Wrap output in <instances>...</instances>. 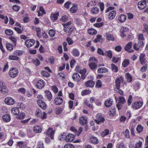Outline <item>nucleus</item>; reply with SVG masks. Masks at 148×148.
Here are the masks:
<instances>
[{"instance_id": "nucleus-13", "label": "nucleus", "mask_w": 148, "mask_h": 148, "mask_svg": "<svg viewBox=\"0 0 148 148\" xmlns=\"http://www.w3.org/2000/svg\"><path fill=\"white\" fill-rule=\"evenodd\" d=\"M145 55L143 53L140 54L139 56V61L141 64L144 65L145 64L146 61Z\"/></svg>"}, {"instance_id": "nucleus-39", "label": "nucleus", "mask_w": 148, "mask_h": 148, "mask_svg": "<svg viewBox=\"0 0 148 148\" xmlns=\"http://www.w3.org/2000/svg\"><path fill=\"white\" fill-rule=\"evenodd\" d=\"M99 9L97 7H93L91 10L92 13L94 14H97L99 12Z\"/></svg>"}, {"instance_id": "nucleus-31", "label": "nucleus", "mask_w": 148, "mask_h": 148, "mask_svg": "<svg viewBox=\"0 0 148 148\" xmlns=\"http://www.w3.org/2000/svg\"><path fill=\"white\" fill-rule=\"evenodd\" d=\"M33 130L36 133H38L41 131L42 128L40 126H36L34 127Z\"/></svg>"}, {"instance_id": "nucleus-49", "label": "nucleus", "mask_w": 148, "mask_h": 148, "mask_svg": "<svg viewBox=\"0 0 148 148\" xmlns=\"http://www.w3.org/2000/svg\"><path fill=\"white\" fill-rule=\"evenodd\" d=\"M36 114L37 116L39 117L42 116V114L40 109H37L36 111Z\"/></svg>"}, {"instance_id": "nucleus-34", "label": "nucleus", "mask_w": 148, "mask_h": 148, "mask_svg": "<svg viewBox=\"0 0 148 148\" xmlns=\"http://www.w3.org/2000/svg\"><path fill=\"white\" fill-rule=\"evenodd\" d=\"M108 70L105 68H99L98 69L97 71L99 73H105L106 72H108Z\"/></svg>"}, {"instance_id": "nucleus-16", "label": "nucleus", "mask_w": 148, "mask_h": 148, "mask_svg": "<svg viewBox=\"0 0 148 148\" xmlns=\"http://www.w3.org/2000/svg\"><path fill=\"white\" fill-rule=\"evenodd\" d=\"M113 103V100L111 99H108L105 102V106L106 107H110Z\"/></svg>"}, {"instance_id": "nucleus-8", "label": "nucleus", "mask_w": 148, "mask_h": 148, "mask_svg": "<svg viewBox=\"0 0 148 148\" xmlns=\"http://www.w3.org/2000/svg\"><path fill=\"white\" fill-rule=\"evenodd\" d=\"M55 131L53 130L52 128H49L46 132V134L48 136H50L51 138L53 139V135L55 133Z\"/></svg>"}, {"instance_id": "nucleus-23", "label": "nucleus", "mask_w": 148, "mask_h": 148, "mask_svg": "<svg viewBox=\"0 0 148 148\" xmlns=\"http://www.w3.org/2000/svg\"><path fill=\"white\" fill-rule=\"evenodd\" d=\"M103 40L102 38V36L99 34L97 35V37L95 38L94 40V42H97L98 41H100L101 43L103 42Z\"/></svg>"}, {"instance_id": "nucleus-3", "label": "nucleus", "mask_w": 148, "mask_h": 148, "mask_svg": "<svg viewBox=\"0 0 148 148\" xmlns=\"http://www.w3.org/2000/svg\"><path fill=\"white\" fill-rule=\"evenodd\" d=\"M143 102L139 101L132 103V107L135 109H138L141 107L143 105Z\"/></svg>"}, {"instance_id": "nucleus-52", "label": "nucleus", "mask_w": 148, "mask_h": 148, "mask_svg": "<svg viewBox=\"0 0 148 148\" xmlns=\"http://www.w3.org/2000/svg\"><path fill=\"white\" fill-rule=\"evenodd\" d=\"M22 52L21 51L17 50L14 52V54L16 56H19L22 55Z\"/></svg>"}, {"instance_id": "nucleus-47", "label": "nucleus", "mask_w": 148, "mask_h": 148, "mask_svg": "<svg viewBox=\"0 0 148 148\" xmlns=\"http://www.w3.org/2000/svg\"><path fill=\"white\" fill-rule=\"evenodd\" d=\"M9 59L12 60H19V58L15 55H10L9 56Z\"/></svg>"}, {"instance_id": "nucleus-20", "label": "nucleus", "mask_w": 148, "mask_h": 148, "mask_svg": "<svg viewBox=\"0 0 148 148\" xmlns=\"http://www.w3.org/2000/svg\"><path fill=\"white\" fill-rule=\"evenodd\" d=\"M95 82L91 80H89L85 83V86L87 87H92L95 85Z\"/></svg>"}, {"instance_id": "nucleus-53", "label": "nucleus", "mask_w": 148, "mask_h": 148, "mask_svg": "<svg viewBox=\"0 0 148 148\" xmlns=\"http://www.w3.org/2000/svg\"><path fill=\"white\" fill-rule=\"evenodd\" d=\"M12 8L14 10L18 12L19 10L20 7L17 5H15L12 6Z\"/></svg>"}, {"instance_id": "nucleus-28", "label": "nucleus", "mask_w": 148, "mask_h": 148, "mask_svg": "<svg viewBox=\"0 0 148 148\" xmlns=\"http://www.w3.org/2000/svg\"><path fill=\"white\" fill-rule=\"evenodd\" d=\"M126 18L127 17L124 14H121L119 17L118 20L119 22L122 23L125 21Z\"/></svg>"}, {"instance_id": "nucleus-38", "label": "nucleus", "mask_w": 148, "mask_h": 148, "mask_svg": "<svg viewBox=\"0 0 148 148\" xmlns=\"http://www.w3.org/2000/svg\"><path fill=\"white\" fill-rule=\"evenodd\" d=\"M13 47V46L10 43H7L6 44V48L8 50H12Z\"/></svg>"}, {"instance_id": "nucleus-46", "label": "nucleus", "mask_w": 148, "mask_h": 148, "mask_svg": "<svg viewBox=\"0 0 148 148\" xmlns=\"http://www.w3.org/2000/svg\"><path fill=\"white\" fill-rule=\"evenodd\" d=\"M36 33L37 36L39 38H40L41 37V36L40 35L41 31L39 27H36L35 29Z\"/></svg>"}, {"instance_id": "nucleus-36", "label": "nucleus", "mask_w": 148, "mask_h": 148, "mask_svg": "<svg viewBox=\"0 0 148 148\" xmlns=\"http://www.w3.org/2000/svg\"><path fill=\"white\" fill-rule=\"evenodd\" d=\"M143 127L140 124L137 125L136 130L138 133H141L143 131Z\"/></svg>"}, {"instance_id": "nucleus-11", "label": "nucleus", "mask_w": 148, "mask_h": 148, "mask_svg": "<svg viewBox=\"0 0 148 148\" xmlns=\"http://www.w3.org/2000/svg\"><path fill=\"white\" fill-rule=\"evenodd\" d=\"M79 123L81 125H86L87 123V118L85 116L80 117L79 118Z\"/></svg>"}, {"instance_id": "nucleus-14", "label": "nucleus", "mask_w": 148, "mask_h": 148, "mask_svg": "<svg viewBox=\"0 0 148 148\" xmlns=\"http://www.w3.org/2000/svg\"><path fill=\"white\" fill-rule=\"evenodd\" d=\"M75 139V136L71 134H68L65 138V140L67 142H71Z\"/></svg>"}, {"instance_id": "nucleus-48", "label": "nucleus", "mask_w": 148, "mask_h": 148, "mask_svg": "<svg viewBox=\"0 0 148 148\" xmlns=\"http://www.w3.org/2000/svg\"><path fill=\"white\" fill-rule=\"evenodd\" d=\"M5 34L8 35H11L13 34V32L12 30L10 29L5 30Z\"/></svg>"}, {"instance_id": "nucleus-33", "label": "nucleus", "mask_w": 148, "mask_h": 148, "mask_svg": "<svg viewBox=\"0 0 148 148\" xmlns=\"http://www.w3.org/2000/svg\"><path fill=\"white\" fill-rule=\"evenodd\" d=\"M104 55L106 56H108L109 57L110 59H111L112 57V51L111 50L106 51L104 53Z\"/></svg>"}, {"instance_id": "nucleus-59", "label": "nucleus", "mask_w": 148, "mask_h": 148, "mask_svg": "<svg viewBox=\"0 0 148 148\" xmlns=\"http://www.w3.org/2000/svg\"><path fill=\"white\" fill-rule=\"evenodd\" d=\"M140 48V45H138V44L135 43L133 45V48L136 50L138 51Z\"/></svg>"}, {"instance_id": "nucleus-61", "label": "nucleus", "mask_w": 148, "mask_h": 148, "mask_svg": "<svg viewBox=\"0 0 148 148\" xmlns=\"http://www.w3.org/2000/svg\"><path fill=\"white\" fill-rule=\"evenodd\" d=\"M9 39L11 40L13 43H14V45H16V42L17 41V39L14 36H11L10 37Z\"/></svg>"}, {"instance_id": "nucleus-9", "label": "nucleus", "mask_w": 148, "mask_h": 148, "mask_svg": "<svg viewBox=\"0 0 148 148\" xmlns=\"http://www.w3.org/2000/svg\"><path fill=\"white\" fill-rule=\"evenodd\" d=\"M37 103L39 106L43 109H45L47 107L44 101L41 100H38Z\"/></svg>"}, {"instance_id": "nucleus-2", "label": "nucleus", "mask_w": 148, "mask_h": 148, "mask_svg": "<svg viewBox=\"0 0 148 148\" xmlns=\"http://www.w3.org/2000/svg\"><path fill=\"white\" fill-rule=\"evenodd\" d=\"M0 92L5 94L8 92V90L4 82L0 81Z\"/></svg>"}, {"instance_id": "nucleus-25", "label": "nucleus", "mask_w": 148, "mask_h": 148, "mask_svg": "<svg viewBox=\"0 0 148 148\" xmlns=\"http://www.w3.org/2000/svg\"><path fill=\"white\" fill-rule=\"evenodd\" d=\"M46 94L45 96L49 101H50L52 98V95L50 92L49 90L45 91Z\"/></svg>"}, {"instance_id": "nucleus-17", "label": "nucleus", "mask_w": 148, "mask_h": 148, "mask_svg": "<svg viewBox=\"0 0 148 148\" xmlns=\"http://www.w3.org/2000/svg\"><path fill=\"white\" fill-rule=\"evenodd\" d=\"M138 7L141 10L143 9L146 7L147 5L143 0L139 2L138 4Z\"/></svg>"}, {"instance_id": "nucleus-57", "label": "nucleus", "mask_w": 148, "mask_h": 148, "mask_svg": "<svg viewBox=\"0 0 148 148\" xmlns=\"http://www.w3.org/2000/svg\"><path fill=\"white\" fill-rule=\"evenodd\" d=\"M142 144V142L139 141L138 142L135 144L134 148H141Z\"/></svg>"}, {"instance_id": "nucleus-12", "label": "nucleus", "mask_w": 148, "mask_h": 148, "mask_svg": "<svg viewBox=\"0 0 148 148\" xmlns=\"http://www.w3.org/2000/svg\"><path fill=\"white\" fill-rule=\"evenodd\" d=\"M132 42H128L125 47V51H127L129 53H132L134 51L133 50L131 49L130 50L132 47Z\"/></svg>"}, {"instance_id": "nucleus-4", "label": "nucleus", "mask_w": 148, "mask_h": 148, "mask_svg": "<svg viewBox=\"0 0 148 148\" xmlns=\"http://www.w3.org/2000/svg\"><path fill=\"white\" fill-rule=\"evenodd\" d=\"M123 78L121 77H120L117 78L115 80L116 88H120V84L121 83H123Z\"/></svg>"}, {"instance_id": "nucleus-27", "label": "nucleus", "mask_w": 148, "mask_h": 148, "mask_svg": "<svg viewBox=\"0 0 148 148\" xmlns=\"http://www.w3.org/2000/svg\"><path fill=\"white\" fill-rule=\"evenodd\" d=\"M59 12H57L56 14H51V15L50 17L51 19L53 21L56 20L58 18V16H59Z\"/></svg>"}, {"instance_id": "nucleus-44", "label": "nucleus", "mask_w": 148, "mask_h": 148, "mask_svg": "<svg viewBox=\"0 0 148 148\" xmlns=\"http://www.w3.org/2000/svg\"><path fill=\"white\" fill-rule=\"evenodd\" d=\"M130 61L128 60H125L123 62L122 66L123 67H125L127 66L129 64Z\"/></svg>"}, {"instance_id": "nucleus-18", "label": "nucleus", "mask_w": 148, "mask_h": 148, "mask_svg": "<svg viewBox=\"0 0 148 148\" xmlns=\"http://www.w3.org/2000/svg\"><path fill=\"white\" fill-rule=\"evenodd\" d=\"M2 118L3 121L5 122H9L11 119L10 115L8 114H5L3 115L2 116Z\"/></svg>"}, {"instance_id": "nucleus-6", "label": "nucleus", "mask_w": 148, "mask_h": 148, "mask_svg": "<svg viewBox=\"0 0 148 148\" xmlns=\"http://www.w3.org/2000/svg\"><path fill=\"white\" fill-rule=\"evenodd\" d=\"M45 84V82L42 80H39L36 84V86L38 88L41 89L43 88Z\"/></svg>"}, {"instance_id": "nucleus-22", "label": "nucleus", "mask_w": 148, "mask_h": 148, "mask_svg": "<svg viewBox=\"0 0 148 148\" xmlns=\"http://www.w3.org/2000/svg\"><path fill=\"white\" fill-rule=\"evenodd\" d=\"M73 29L72 26L64 27V30L66 33H71L73 30Z\"/></svg>"}, {"instance_id": "nucleus-51", "label": "nucleus", "mask_w": 148, "mask_h": 148, "mask_svg": "<svg viewBox=\"0 0 148 148\" xmlns=\"http://www.w3.org/2000/svg\"><path fill=\"white\" fill-rule=\"evenodd\" d=\"M91 92V91L89 90H85L82 92V95H84L89 94Z\"/></svg>"}, {"instance_id": "nucleus-19", "label": "nucleus", "mask_w": 148, "mask_h": 148, "mask_svg": "<svg viewBox=\"0 0 148 148\" xmlns=\"http://www.w3.org/2000/svg\"><path fill=\"white\" fill-rule=\"evenodd\" d=\"M116 14V12L115 10H112L110 11L108 15L109 18L112 20L114 18Z\"/></svg>"}, {"instance_id": "nucleus-40", "label": "nucleus", "mask_w": 148, "mask_h": 148, "mask_svg": "<svg viewBox=\"0 0 148 148\" xmlns=\"http://www.w3.org/2000/svg\"><path fill=\"white\" fill-rule=\"evenodd\" d=\"M111 68L112 71L113 72H117L118 71V68L114 64H111Z\"/></svg>"}, {"instance_id": "nucleus-29", "label": "nucleus", "mask_w": 148, "mask_h": 148, "mask_svg": "<svg viewBox=\"0 0 148 148\" xmlns=\"http://www.w3.org/2000/svg\"><path fill=\"white\" fill-rule=\"evenodd\" d=\"M73 55L75 57H78L79 55V51L77 49H74L72 51Z\"/></svg>"}, {"instance_id": "nucleus-24", "label": "nucleus", "mask_w": 148, "mask_h": 148, "mask_svg": "<svg viewBox=\"0 0 148 148\" xmlns=\"http://www.w3.org/2000/svg\"><path fill=\"white\" fill-rule=\"evenodd\" d=\"M90 68L92 70L96 69L97 67V65L96 63L91 62L88 64Z\"/></svg>"}, {"instance_id": "nucleus-45", "label": "nucleus", "mask_w": 148, "mask_h": 148, "mask_svg": "<svg viewBox=\"0 0 148 148\" xmlns=\"http://www.w3.org/2000/svg\"><path fill=\"white\" fill-rule=\"evenodd\" d=\"M48 33L49 36L51 37L54 36L56 33L55 31L53 29H50Z\"/></svg>"}, {"instance_id": "nucleus-60", "label": "nucleus", "mask_w": 148, "mask_h": 148, "mask_svg": "<svg viewBox=\"0 0 148 148\" xmlns=\"http://www.w3.org/2000/svg\"><path fill=\"white\" fill-rule=\"evenodd\" d=\"M102 86L101 81L99 80H98L96 82V86L98 88H100Z\"/></svg>"}, {"instance_id": "nucleus-7", "label": "nucleus", "mask_w": 148, "mask_h": 148, "mask_svg": "<svg viewBox=\"0 0 148 148\" xmlns=\"http://www.w3.org/2000/svg\"><path fill=\"white\" fill-rule=\"evenodd\" d=\"M35 41L33 39H29L25 41V45L28 47H30L32 46L35 43Z\"/></svg>"}, {"instance_id": "nucleus-64", "label": "nucleus", "mask_w": 148, "mask_h": 148, "mask_svg": "<svg viewBox=\"0 0 148 148\" xmlns=\"http://www.w3.org/2000/svg\"><path fill=\"white\" fill-rule=\"evenodd\" d=\"M64 148H74V146L72 144H67L65 145Z\"/></svg>"}, {"instance_id": "nucleus-35", "label": "nucleus", "mask_w": 148, "mask_h": 148, "mask_svg": "<svg viewBox=\"0 0 148 148\" xmlns=\"http://www.w3.org/2000/svg\"><path fill=\"white\" fill-rule=\"evenodd\" d=\"M91 142L94 144H97L99 142L98 139L96 137H92L91 138Z\"/></svg>"}, {"instance_id": "nucleus-41", "label": "nucleus", "mask_w": 148, "mask_h": 148, "mask_svg": "<svg viewBox=\"0 0 148 148\" xmlns=\"http://www.w3.org/2000/svg\"><path fill=\"white\" fill-rule=\"evenodd\" d=\"M77 10V8L76 5H74L70 9V11L73 13H75Z\"/></svg>"}, {"instance_id": "nucleus-63", "label": "nucleus", "mask_w": 148, "mask_h": 148, "mask_svg": "<svg viewBox=\"0 0 148 148\" xmlns=\"http://www.w3.org/2000/svg\"><path fill=\"white\" fill-rule=\"evenodd\" d=\"M37 148H44L43 144L42 141L39 142L38 143V145Z\"/></svg>"}, {"instance_id": "nucleus-56", "label": "nucleus", "mask_w": 148, "mask_h": 148, "mask_svg": "<svg viewBox=\"0 0 148 148\" xmlns=\"http://www.w3.org/2000/svg\"><path fill=\"white\" fill-rule=\"evenodd\" d=\"M41 74L44 77H47L49 76V74L48 73L47 71H44L41 72Z\"/></svg>"}, {"instance_id": "nucleus-32", "label": "nucleus", "mask_w": 148, "mask_h": 148, "mask_svg": "<svg viewBox=\"0 0 148 148\" xmlns=\"http://www.w3.org/2000/svg\"><path fill=\"white\" fill-rule=\"evenodd\" d=\"M18 115V116L16 117V118L18 119H23L25 116V114L23 112H21Z\"/></svg>"}, {"instance_id": "nucleus-26", "label": "nucleus", "mask_w": 148, "mask_h": 148, "mask_svg": "<svg viewBox=\"0 0 148 148\" xmlns=\"http://www.w3.org/2000/svg\"><path fill=\"white\" fill-rule=\"evenodd\" d=\"M11 112L14 115H17L19 113V110L18 108H14L11 110Z\"/></svg>"}, {"instance_id": "nucleus-62", "label": "nucleus", "mask_w": 148, "mask_h": 148, "mask_svg": "<svg viewBox=\"0 0 148 148\" xmlns=\"http://www.w3.org/2000/svg\"><path fill=\"white\" fill-rule=\"evenodd\" d=\"M68 20V17L66 15L63 16L61 19V21L65 22L67 21Z\"/></svg>"}, {"instance_id": "nucleus-54", "label": "nucleus", "mask_w": 148, "mask_h": 148, "mask_svg": "<svg viewBox=\"0 0 148 148\" xmlns=\"http://www.w3.org/2000/svg\"><path fill=\"white\" fill-rule=\"evenodd\" d=\"M89 61L90 62H94V63H96L97 64L98 61L97 59L95 57H90L89 59Z\"/></svg>"}, {"instance_id": "nucleus-10", "label": "nucleus", "mask_w": 148, "mask_h": 148, "mask_svg": "<svg viewBox=\"0 0 148 148\" xmlns=\"http://www.w3.org/2000/svg\"><path fill=\"white\" fill-rule=\"evenodd\" d=\"M4 101L6 104L9 105H13L15 103L14 99L11 97L6 98L5 99Z\"/></svg>"}, {"instance_id": "nucleus-50", "label": "nucleus", "mask_w": 148, "mask_h": 148, "mask_svg": "<svg viewBox=\"0 0 148 148\" xmlns=\"http://www.w3.org/2000/svg\"><path fill=\"white\" fill-rule=\"evenodd\" d=\"M63 111V109L61 108H57L55 109L56 113L57 114H61Z\"/></svg>"}, {"instance_id": "nucleus-37", "label": "nucleus", "mask_w": 148, "mask_h": 148, "mask_svg": "<svg viewBox=\"0 0 148 148\" xmlns=\"http://www.w3.org/2000/svg\"><path fill=\"white\" fill-rule=\"evenodd\" d=\"M88 32L91 35L95 34H97V31L93 28H91L88 30Z\"/></svg>"}, {"instance_id": "nucleus-30", "label": "nucleus", "mask_w": 148, "mask_h": 148, "mask_svg": "<svg viewBox=\"0 0 148 148\" xmlns=\"http://www.w3.org/2000/svg\"><path fill=\"white\" fill-rule=\"evenodd\" d=\"M17 145L20 148H30L29 147H27L26 145H25L23 142L19 141L18 142Z\"/></svg>"}, {"instance_id": "nucleus-21", "label": "nucleus", "mask_w": 148, "mask_h": 148, "mask_svg": "<svg viewBox=\"0 0 148 148\" xmlns=\"http://www.w3.org/2000/svg\"><path fill=\"white\" fill-rule=\"evenodd\" d=\"M73 78L74 81L79 82L81 78L79 74L77 73H74L72 76Z\"/></svg>"}, {"instance_id": "nucleus-1", "label": "nucleus", "mask_w": 148, "mask_h": 148, "mask_svg": "<svg viewBox=\"0 0 148 148\" xmlns=\"http://www.w3.org/2000/svg\"><path fill=\"white\" fill-rule=\"evenodd\" d=\"M18 73V69L16 68L11 69L9 72L10 76L12 78H14L17 76Z\"/></svg>"}, {"instance_id": "nucleus-43", "label": "nucleus", "mask_w": 148, "mask_h": 148, "mask_svg": "<svg viewBox=\"0 0 148 148\" xmlns=\"http://www.w3.org/2000/svg\"><path fill=\"white\" fill-rule=\"evenodd\" d=\"M126 101L125 98L122 96H119V102L121 104H123L125 103Z\"/></svg>"}, {"instance_id": "nucleus-5", "label": "nucleus", "mask_w": 148, "mask_h": 148, "mask_svg": "<svg viewBox=\"0 0 148 148\" xmlns=\"http://www.w3.org/2000/svg\"><path fill=\"white\" fill-rule=\"evenodd\" d=\"M96 119L95 121L97 124H99L100 123H103L105 121L104 118L99 114L96 115Z\"/></svg>"}, {"instance_id": "nucleus-58", "label": "nucleus", "mask_w": 148, "mask_h": 148, "mask_svg": "<svg viewBox=\"0 0 148 148\" xmlns=\"http://www.w3.org/2000/svg\"><path fill=\"white\" fill-rule=\"evenodd\" d=\"M66 40L68 42V44L69 45H72L73 43V40L70 37H67L66 38Z\"/></svg>"}, {"instance_id": "nucleus-55", "label": "nucleus", "mask_w": 148, "mask_h": 148, "mask_svg": "<svg viewBox=\"0 0 148 148\" xmlns=\"http://www.w3.org/2000/svg\"><path fill=\"white\" fill-rule=\"evenodd\" d=\"M132 95H130L128 97V98L127 100V103L129 106H130L132 101Z\"/></svg>"}, {"instance_id": "nucleus-15", "label": "nucleus", "mask_w": 148, "mask_h": 148, "mask_svg": "<svg viewBox=\"0 0 148 148\" xmlns=\"http://www.w3.org/2000/svg\"><path fill=\"white\" fill-rule=\"evenodd\" d=\"M62 102V99L60 97H58L54 100V103L56 105H60Z\"/></svg>"}, {"instance_id": "nucleus-42", "label": "nucleus", "mask_w": 148, "mask_h": 148, "mask_svg": "<svg viewBox=\"0 0 148 148\" xmlns=\"http://www.w3.org/2000/svg\"><path fill=\"white\" fill-rule=\"evenodd\" d=\"M126 76L127 78V81L129 82H131L132 80V77L131 75L129 73L126 74Z\"/></svg>"}]
</instances>
